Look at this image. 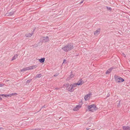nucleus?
<instances>
[{
    "label": "nucleus",
    "instance_id": "nucleus-1",
    "mask_svg": "<svg viewBox=\"0 0 130 130\" xmlns=\"http://www.w3.org/2000/svg\"><path fill=\"white\" fill-rule=\"evenodd\" d=\"M73 45L71 44H68L63 47L62 49L65 51L68 52L73 49Z\"/></svg>",
    "mask_w": 130,
    "mask_h": 130
},
{
    "label": "nucleus",
    "instance_id": "nucleus-2",
    "mask_svg": "<svg viewBox=\"0 0 130 130\" xmlns=\"http://www.w3.org/2000/svg\"><path fill=\"white\" fill-rule=\"evenodd\" d=\"M88 108L89 111L92 112L98 109V108L96 107V106L95 105L88 106Z\"/></svg>",
    "mask_w": 130,
    "mask_h": 130
},
{
    "label": "nucleus",
    "instance_id": "nucleus-3",
    "mask_svg": "<svg viewBox=\"0 0 130 130\" xmlns=\"http://www.w3.org/2000/svg\"><path fill=\"white\" fill-rule=\"evenodd\" d=\"M115 79L116 82L118 83H121L124 81V80L123 78L117 76H115Z\"/></svg>",
    "mask_w": 130,
    "mask_h": 130
},
{
    "label": "nucleus",
    "instance_id": "nucleus-4",
    "mask_svg": "<svg viewBox=\"0 0 130 130\" xmlns=\"http://www.w3.org/2000/svg\"><path fill=\"white\" fill-rule=\"evenodd\" d=\"M49 41V38L48 37H42L41 38V41L42 42H46Z\"/></svg>",
    "mask_w": 130,
    "mask_h": 130
},
{
    "label": "nucleus",
    "instance_id": "nucleus-5",
    "mask_svg": "<svg viewBox=\"0 0 130 130\" xmlns=\"http://www.w3.org/2000/svg\"><path fill=\"white\" fill-rule=\"evenodd\" d=\"M75 76V75L74 74L72 73H71L69 76L67 78V80H69L71 79L74 78Z\"/></svg>",
    "mask_w": 130,
    "mask_h": 130
},
{
    "label": "nucleus",
    "instance_id": "nucleus-6",
    "mask_svg": "<svg viewBox=\"0 0 130 130\" xmlns=\"http://www.w3.org/2000/svg\"><path fill=\"white\" fill-rule=\"evenodd\" d=\"M91 93L88 94H87L84 97V99L85 101H87L89 100L90 97L91 96Z\"/></svg>",
    "mask_w": 130,
    "mask_h": 130
},
{
    "label": "nucleus",
    "instance_id": "nucleus-7",
    "mask_svg": "<svg viewBox=\"0 0 130 130\" xmlns=\"http://www.w3.org/2000/svg\"><path fill=\"white\" fill-rule=\"evenodd\" d=\"M67 90L70 92H72L74 90V89L71 84L68 86L67 88Z\"/></svg>",
    "mask_w": 130,
    "mask_h": 130
},
{
    "label": "nucleus",
    "instance_id": "nucleus-8",
    "mask_svg": "<svg viewBox=\"0 0 130 130\" xmlns=\"http://www.w3.org/2000/svg\"><path fill=\"white\" fill-rule=\"evenodd\" d=\"M84 83V82L83 80L82 79H80L76 83L77 84V85L78 86L81 85Z\"/></svg>",
    "mask_w": 130,
    "mask_h": 130
},
{
    "label": "nucleus",
    "instance_id": "nucleus-9",
    "mask_svg": "<svg viewBox=\"0 0 130 130\" xmlns=\"http://www.w3.org/2000/svg\"><path fill=\"white\" fill-rule=\"evenodd\" d=\"M100 29L99 28L96 31L94 32V34L95 36H97L100 33Z\"/></svg>",
    "mask_w": 130,
    "mask_h": 130
},
{
    "label": "nucleus",
    "instance_id": "nucleus-10",
    "mask_svg": "<svg viewBox=\"0 0 130 130\" xmlns=\"http://www.w3.org/2000/svg\"><path fill=\"white\" fill-rule=\"evenodd\" d=\"M122 128L123 130H130V127L128 126H123L122 127Z\"/></svg>",
    "mask_w": 130,
    "mask_h": 130
},
{
    "label": "nucleus",
    "instance_id": "nucleus-11",
    "mask_svg": "<svg viewBox=\"0 0 130 130\" xmlns=\"http://www.w3.org/2000/svg\"><path fill=\"white\" fill-rule=\"evenodd\" d=\"M81 107L80 105H78L76 106L73 109V110L74 111H77Z\"/></svg>",
    "mask_w": 130,
    "mask_h": 130
},
{
    "label": "nucleus",
    "instance_id": "nucleus-12",
    "mask_svg": "<svg viewBox=\"0 0 130 130\" xmlns=\"http://www.w3.org/2000/svg\"><path fill=\"white\" fill-rule=\"evenodd\" d=\"M37 67L36 66H31L28 67V70L35 68Z\"/></svg>",
    "mask_w": 130,
    "mask_h": 130
},
{
    "label": "nucleus",
    "instance_id": "nucleus-13",
    "mask_svg": "<svg viewBox=\"0 0 130 130\" xmlns=\"http://www.w3.org/2000/svg\"><path fill=\"white\" fill-rule=\"evenodd\" d=\"M69 86V84H66L63 85L62 88H66V89L67 90V88Z\"/></svg>",
    "mask_w": 130,
    "mask_h": 130
},
{
    "label": "nucleus",
    "instance_id": "nucleus-14",
    "mask_svg": "<svg viewBox=\"0 0 130 130\" xmlns=\"http://www.w3.org/2000/svg\"><path fill=\"white\" fill-rule=\"evenodd\" d=\"M32 34H33L32 33H31V34L28 33V34H26V37H31L32 36Z\"/></svg>",
    "mask_w": 130,
    "mask_h": 130
},
{
    "label": "nucleus",
    "instance_id": "nucleus-15",
    "mask_svg": "<svg viewBox=\"0 0 130 130\" xmlns=\"http://www.w3.org/2000/svg\"><path fill=\"white\" fill-rule=\"evenodd\" d=\"M112 68H110L108 69L106 73V74H109L111 71Z\"/></svg>",
    "mask_w": 130,
    "mask_h": 130
},
{
    "label": "nucleus",
    "instance_id": "nucleus-16",
    "mask_svg": "<svg viewBox=\"0 0 130 130\" xmlns=\"http://www.w3.org/2000/svg\"><path fill=\"white\" fill-rule=\"evenodd\" d=\"M18 55L17 54H16L14 55V56L13 57L12 60H14L16 59Z\"/></svg>",
    "mask_w": 130,
    "mask_h": 130
},
{
    "label": "nucleus",
    "instance_id": "nucleus-17",
    "mask_svg": "<svg viewBox=\"0 0 130 130\" xmlns=\"http://www.w3.org/2000/svg\"><path fill=\"white\" fill-rule=\"evenodd\" d=\"M71 85H72L73 89L74 88L76 87L77 86V84L76 83L72 84H71Z\"/></svg>",
    "mask_w": 130,
    "mask_h": 130
},
{
    "label": "nucleus",
    "instance_id": "nucleus-18",
    "mask_svg": "<svg viewBox=\"0 0 130 130\" xmlns=\"http://www.w3.org/2000/svg\"><path fill=\"white\" fill-rule=\"evenodd\" d=\"M44 58H42L41 59H39V61L41 63L43 62L44 61Z\"/></svg>",
    "mask_w": 130,
    "mask_h": 130
},
{
    "label": "nucleus",
    "instance_id": "nucleus-19",
    "mask_svg": "<svg viewBox=\"0 0 130 130\" xmlns=\"http://www.w3.org/2000/svg\"><path fill=\"white\" fill-rule=\"evenodd\" d=\"M27 70H28V67H27L26 68H24L22 70H21V72H23L24 71H26Z\"/></svg>",
    "mask_w": 130,
    "mask_h": 130
},
{
    "label": "nucleus",
    "instance_id": "nucleus-20",
    "mask_svg": "<svg viewBox=\"0 0 130 130\" xmlns=\"http://www.w3.org/2000/svg\"><path fill=\"white\" fill-rule=\"evenodd\" d=\"M42 76V75L41 74H38L36 76V78H39Z\"/></svg>",
    "mask_w": 130,
    "mask_h": 130
},
{
    "label": "nucleus",
    "instance_id": "nucleus-21",
    "mask_svg": "<svg viewBox=\"0 0 130 130\" xmlns=\"http://www.w3.org/2000/svg\"><path fill=\"white\" fill-rule=\"evenodd\" d=\"M1 95L2 96H4L6 97H7L8 96H10V94L5 95V94H3Z\"/></svg>",
    "mask_w": 130,
    "mask_h": 130
},
{
    "label": "nucleus",
    "instance_id": "nucleus-22",
    "mask_svg": "<svg viewBox=\"0 0 130 130\" xmlns=\"http://www.w3.org/2000/svg\"><path fill=\"white\" fill-rule=\"evenodd\" d=\"M17 93H12L11 94H10V97H11L12 95H14L15 94H17Z\"/></svg>",
    "mask_w": 130,
    "mask_h": 130
},
{
    "label": "nucleus",
    "instance_id": "nucleus-23",
    "mask_svg": "<svg viewBox=\"0 0 130 130\" xmlns=\"http://www.w3.org/2000/svg\"><path fill=\"white\" fill-rule=\"evenodd\" d=\"M122 56H124V57H125L126 56V55L124 54V53H122Z\"/></svg>",
    "mask_w": 130,
    "mask_h": 130
},
{
    "label": "nucleus",
    "instance_id": "nucleus-24",
    "mask_svg": "<svg viewBox=\"0 0 130 130\" xmlns=\"http://www.w3.org/2000/svg\"><path fill=\"white\" fill-rule=\"evenodd\" d=\"M58 75V73H56L54 75V76H57Z\"/></svg>",
    "mask_w": 130,
    "mask_h": 130
},
{
    "label": "nucleus",
    "instance_id": "nucleus-25",
    "mask_svg": "<svg viewBox=\"0 0 130 130\" xmlns=\"http://www.w3.org/2000/svg\"><path fill=\"white\" fill-rule=\"evenodd\" d=\"M66 60L65 59H64V60H63V63H62V64H63V63H64L66 62Z\"/></svg>",
    "mask_w": 130,
    "mask_h": 130
},
{
    "label": "nucleus",
    "instance_id": "nucleus-26",
    "mask_svg": "<svg viewBox=\"0 0 130 130\" xmlns=\"http://www.w3.org/2000/svg\"><path fill=\"white\" fill-rule=\"evenodd\" d=\"M4 85V84H0V87H2Z\"/></svg>",
    "mask_w": 130,
    "mask_h": 130
},
{
    "label": "nucleus",
    "instance_id": "nucleus-27",
    "mask_svg": "<svg viewBox=\"0 0 130 130\" xmlns=\"http://www.w3.org/2000/svg\"><path fill=\"white\" fill-rule=\"evenodd\" d=\"M59 89V88H56L55 89V90H58Z\"/></svg>",
    "mask_w": 130,
    "mask_h": 130
},
{
    "label": "nucleus",
    "instance_id": "nucleus-28",
    "mask_svg": "<svg viewBox=\"0 0 130 130\" xmlns=\"http://www.w3.org/2000/svg\"><path fill=\"white\" fill-rule=\"evenodd\" d=\"M83 1H82V2H81L80 3H83Z\"/></svg>",
    "mask_w": 130,
    "mask_h": 130
},
{
    "label": "nucleus",
    "instance_id": "nucleus-29",
    "mask_svg": "<svg viewBox=\"0 0 130 130\" xmlns=\"http://www.w3.org/2000/svg\"><path fill=\"white\" fill-rule=\"evenodd\" d=\"M13 12H12V14H13Z\"/></svg>",
    "mask_w": 130,
    "mask_h": 130
},
{
    "label": "nucleus",
    "instance_id": "nucleus-30",
    "mask_svg": "<svg viewBox=\"0 0 130 130\" xmlns=\"http://www.w3.org/2000/svg\"><path fill=\"white\" fill-rule=\"evenodd\" d=\"M110 9V8H109V10Z\"/></svg>",
    "mask_w": 130,
    "mask_h": 130
},
{
    "label": "nucleus",
    "instance_id": "nucleus-31",
    "mask_svg": "<svg viewBox=\"0 0 130 130\" xmlns=\"http://www.w3.org/2000/svg\"><path fill=\"white\" fill-rule=\"evenodd\" d=\"M87 129H88V128H87Z\"/></svg>",
    "mask_w": 130,
    "mask_h": 130
}]
</instances>
